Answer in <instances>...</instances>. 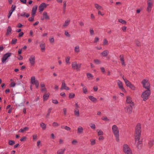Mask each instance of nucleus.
Masks as SVG:
<instances>
[{"label":"nucleus","instance_id":"62","mask_svg":"<svg viewBox=\"0 0 154 154\" xmlns=\"http://www.w3.org/2000/svg\"><path fill=\"white\" fill-rule=\"evenodd\" d=\"M99 40V38L98 37H96L95 38V39H94V43H97V42H98Z\"/></svg>","mask_w":154,"mask_h":154},{"label":"nucleus","instance_id":"33","mask_svg":"<svg viewBox=\"0 0 154 154\" xmlns=\"http://www.w3.org/2000/svg\"><path fill=\"white\" fill-rule=\"evenodd\" d=\"M28 129V128L27 127H25L23 129H21L19 131L20 132L23 133L24 131L27 130Z\"/></svg>","mask_w":154,"mask_h":154},{"label":"nucleus","instance_id":"31","mask_svg":"<svg viewBox=\"0 0 154 154\" xmlns=\"http://www.w3.org/2000/svg\"><path fill=\"white\" fill-rule=\"evenodd\" d=\"M49 97V94H44L43 96V98L44 101L47 100Z\"/></svg>","mask_w":154,"mask_h":154},{"label":"nucleus","instance_id":"53","mask_svg":"<svg viewBox=\"0 0 154 154\" xmlns=\"http://www.w3.org/2000/svg\"><path fill=\"white\" fill-rule=\"evenodd\" d=\"M49 40L50 43L51 44L54 43V39L53 37L49 38Z\"/></svg>","mask_w":154,"mask_h":154},{"label":"nucleus","instance_id":"29","mask_svg":"<svg viewBox=\"0 0 154 154\" xmlns=\"http://www.w3.org/2000/svg\"><path fill=\"white\" fill-rule=\"evenodd\" d=\"M83 132V128L82 127H79L78 128L77 132L79 134H82Z\"/></svg>","mask_w":154,"mask_h":154},{"label":"nucleus","instance_id":"34","mask_svg":"<svg viewBox=\"0 0 154 154\" xmlns=\"http://www.w3.org/2000/svg\"><path fill=\"white\" fill-rule=\"evenodd\" d=\"M52 109V108H49L48 109V113L46 115V116L47 118H48L49 116L50 115V114L51 112V111Z\"/></svg>","mask_w":154,"mask_h":154},{"label":"nucleus","instance_id":"43","mask_svg":"<svg viewBox=\"0 0 154 154\" xmlns=\"http://www.w3.org/2000/svg\"><path fill=\"white\" fill-rule=\"evenodd\" d=\"M15 143V142L14 140H10L8 142V144L10 145H13Z\"/></svg>","mask_w":154,"mask_h":154},{"label":"nucleus","instance_id":"4","mask_svg":"<svg viewBox=\"0 0 154 154\" xmlns=\"http://www.w3.org/2000/svg\"><path fill=\"white\" fill-rule=\"evenodd\" d=\"M123 150L126 154H133L132 151L128 146L125 144L123 146Z\"/></svg>","mask_w":154,"mask_h":154},{"label":"nucleus","instance_id":"28","mask_svg":"<svg viewBox=\"0 0 154 154\" xmlns=\"http://www.w3.org/2000/svg\"><path fill=\"white\" fill-rule=\"evenodd\" d=\"M20 15L22 17H26L27 18H28L29 17V14H26V13L25 12H23Z\"/></svg>","mask_w":154,"mask_h":154},{"label":"nucleus","instance_id":"46","mask_svg":"<svg viewBox=\"0 0 154 154\" xmlns=\"http://www.w3.org/2000/svg\"><path fill=\"white\" fill-rule=\"evenodd\" d=\"M129 88L133 90H134L136 88L134 85L131 84L129 86Z\"/></svg>","mask_w":154,"mask_h":154},{"label":"nucleus","instance_id":"41","mask_svg":"<svg viewBox=\"0 0 154 154\" xmlns=\"http://www.w3.org/2000/svg\"><path fill=\"white\" fill-rule=\"evenodd\" d=\"M34 18V15H32V17H29L28 19V20L30 22H32L33 21Z\"/></svg>","mask_w":154,"mask_h":154},{"label":"nucleus","instance_id":"55","mask_svg":"<svg viewBox=\"0 0 154 154\" xmlns=\"http://www.w3.org/2000/svg\"><path fill=\"white\" fill-rule=\"evenodd\" d=\"M13 11H12L11 10L9 11V13L8 15V18H9L10 17V16H11V14L13 13Z\"/></svg>","mask_w":154,"mask_h":154},{"label":"nucleus","instance_id":"47","mask_svg":"<svg viewBox=\"0 0 154 154\" xmlns=\"http://www.w3.org/2000/svg\"><path fill=\"white\" fill-rule=\"evenodd\" d=\"M70 57L69 56L67 57L66 58V62L67 63H69V62Z\"/></svg>","mask_w":154,"mask_h":154},{"label":"nucleus","instance_id":"49","mask_svg":"<svg viewBox=\"0 0 154 154\" xmlns=\"http://www.w3.org/2000/svg\"><path fill=\"white\" fill-rule=\"evenodd\" d=\"M87 76L88 79L90 78H92L93 77L92 74L89 73H87Z\"/></svg>","mask_w":154,"mask_h":154},{"label":"nucleus","instance_id":"32","mask_svg":"<svg viewBox=\"0 0 154 154\" xmlns=\"http://www.w3.org/2000/svg\"><path fill=\"white\" fill-rule=\"evenodd\" d=\"M63 14H65V10L66 9V1H65L63 2Z\"/></svg>","mask_w":154,"mask_h":154},{"label":"nucleus","instance_id":"52","mask_svg":"<svg viewBox=\"0 0 154 154\" xmlns=\"http://www.w3.org/2000/svg\"><path fill=\"white\" fill-rule=\"evenodd\" d=\"M78 143V141L76 140H73L72 142V143L73 145H76Z\"/></svg>","mask_w":154,"mask_h":154},{"label":"nucleus","instance_id":"17","mask_svg":"<svg viewBox=\"0 0 154 154\" xmlns=\"http://www.w3.org/2000/svg\"><path fill=\"white\" fill-rule=\"evenodd\" d=\"M122 78L124 81L126 85L128 87H129L130 85L132 84L131 82L128 81L127 79H126L124 77V76H122Z\"/></svg>","mask_w":154,"mask_h":154},{"label":"nucleus","instance_id":"12","mask_svg":"<svg viewBox=\"0 0 154 154\" xmlns=\"http://www.w3.org/2000/svg\"><path fill=\"white\" fill-rule=\"evenodd\" d=\"M148 7H147L146 10L148 12H150L151 10V9L152 6V2L151 0H149L148 1Z\"/></svg>","mask_w":154,"mask_h":154},{"label":"nucleus","instance_id":"61","mask_svg":"<svg viewBox=\"0 0 154 154\" xmlns=\"http://www.w3.org/2000/svg\"><path fill=\"white\" fill-rule=\"evenodd\" d=\"M119 57L120 58V60L121 61L124 60V56L123 55H120Z\"/></svg>","mask_w":154,"mask_h":154},{"label":"nucleus","instance_id":"3","mask_svg":"<svg viewBox=\"0 0 154 154\" xmlns=\"http://www.w3.org/2000/svg\"><path fill=\"white\" fill-rule=\"evenodd\" d=\"M141 125L140 123H138L135 128V137H140L141 130Z\"/></svg>","mask_w":154,"mask_h":154},{"label":"nucleus","instance_id":"57","mask_svg":"<svg viewBox=\"0 0 154 154\" xmlns=\"http://www.w3.org/2000/svg\"><path fill=\"white\" fill-rule=\"evenodd\" d=\"M16 85V84L14 82H11L10 84V86L11 87H14Z\"/></svg>","mask_w":154,"mask_h":154},{"label":"nucleus","instance_id":"16","mask_svg":"<svg viewBox=\"0 0 154 154\" xmlns=\"http://www.w3.org/2000/svg\"><path fill=\"white\" fill-rule=\"evenodd\" d=\"M47 7L45 3H42L39 7V10L40 12L42 11L45 8Z\"/></svg>","mask_w":154,"mask_h":154},{"label":"nucleus","instance_id":"9","mask_svg":"<svg viewBox=\"0 0 154 154\" xmlns=\"http://www.w3.org/2000/svg\"><path fill=\"white\" fill-rule=\"evenodd\" d=\"M134 106H126L125 108V112L128 114H131L132 112L133 107Z\"/></svg>","mask_w":154,"mask_h":154},{"label":"nucleus","instance_id":"56","mask_svg":"<svg viewBox=\"0 0 154 154\" xmlns=\"http://www.w3.org/2000/svg\"><path fill=\"white\" fill-rule=\"evenodd\" d=\"M90 34L91 35H92L94 34V31L93 29H90Z\"/></svg>","mask_w":154,"mask_h":154},{"label":"nucleus","instance_id":"18","mask_svg":"<svg viewBox=\"0 0 154 154\" xmlns=\"http://www.w3.org/2000/svg\"><path fill=\"white\" fill-rule=\"evenodd\" d=\"M38 6L36 5L33 7L32 11V15H35L36 14Z\"/></svg>","mask_w":154,"mask_h":154},{"label":"nucleus","instance_id":"26","mask_svg":"<svg viewBox=\"0 0 154 154\" xmlns=\"http://www.w3.org/2000/svg\"><path fill=\"white\" fill-rule=\"evenodd\" d=\"M70 20L69 19H67L65 21L63 25V26L64 27H66L68 26Z\"/></svg>","mask_w":154,"mask_h":154},{"label":"nucleus","instance_id":"25","mask_svg":"<svg viewBox=\"0 0 154 154\" xmlns=\"http://www.w3.org/2000/svg\"><path fill=\"white\" fill-rule=\"evenodd\" d=\"M40 47L41 48V50L42 52H44L45 50V45L44 43L41 44L40 45Z\"/></svg>","mask_w":154,"mask_h":154},{"label":"nucleus","instance_id":"40","mask_svg":"<svg viewBox=\"0 0 154 154\" xmlns=\"http://www.w3.org/2000/svg\"><path fill=\"white\" fill-rule=\"evenodd\" d=\"M75 96V94L73 93H70L69 94V97L70 98H73Z\"/></svg>","mask_w":154,"mask_h":154},{"label":"nucleus","instance_id":"6","mask_svg":"<svg viewBox=\"0 0 154 154\" xmlns=\"http://www.w3.org/2000/svg\"><path fill=\"white\" fill-rule=\"evenodd\" d=\"M140 137H135V144L137 148L140 149L142 147V141H140Z\"/></svg>","mask_w":154,"mask_h":154},{"label":"nucleus","instance_id":"10","mask_svg":"<svg viewBox=\"0 0 154 154\" xmlns=\"http://www.w3.org/2000/svg\"><path fill=\"white\" fill-rule=\"evenodd\" d=\"M31 84L32 85L35 84L36 88H38L39 85V82L37 80H35V77L34 76H32L31 79Z\"/></svg>","mask_w":154,"mask_h":154},{"label":"nucleus","instance_id":"58","mask_svg":"<svg viewBox=\"0 0 154 154\" xmlns=\"http://www.w3.org/2000/svg\"><path fill=\"white\" fill-rule=\"evenodd\" d=\"M102 119L106 121H109V119H108L106 117H103L102 118Z\"/></svg>","mask_w":154,"mask_h":154},{"label":"nucleus","instance_id":"51","mask_svg":"<svg viewBox=\"0 0 154 154\" xmlns=\"http://www.w3.org/2000/svg\"><path fill=\"white\" fill-rule=\"evenodd\" d=\"M98 135L99 136L103 135V133L102 131L101 130H100L98 132Z\"/></svg>","mask_w":154,"mask_h":154},{"label":"nucleus","instance_id":"21","mask_svg":"<svg viewBox=\"0 0 154 154\" xmlns=\"http://www.w3.org/2000/svg\"><path fill=\"white\" fill-rule=\"evenodd\" d=\"M43 15L45 19L46 20H48L50 19L49 16L48 15L46 11L43 12Z\"/></svg>","mask_w":154,"mask_h":154},{"label":"nucleus","instance_id":"2","mask_svg":"<svg viewBox=\"0 0 154 154\" xmlns=\"http://www.w3.org/2000/svg\"><path fill=\"white\" fill-rule=\"evenodd\" d=\"M150 94V90H146L143 92L141 95V97L143 98V100L146 101L149 97Z\"/></svg>","mask_w":154,"mask_h":154},{"label":"nucleus","instance_id":"38","mask_svg":"<svg viewBox=\"0 0 154 154\" xmlns=\"http://www.w3.org/2000/svg\"><path fill=\"white\" fill-rule=\"evenodd\" d=\"M118 21L122 24H125L126 23V22L125 20L122 19H119Z\"/></svg>","mask_w":154,"mask_h":154},{"label":"nucleus","instance_id":"35","mask_svg":"<svg viewBox=\"0 0 154 154\" xmlns=\"http://www.w3.org/2000/svg\"><path fill=\"white\" fill-rule=\"evenodd\" d=\"M74 51L75 52L77 53H78L79 52L80 49L78 45H77L75 47Z\"/></svg>","mask_w":154,"mask_h":154},{"label":"nucleus","instance_id":"24","mask_svg":"<svg viewBox=\"0 0 154 154\" xmlns=\"http://www.w3.org/2000/svg\"><path fill=\"white\" fill-rule=\"evenodd\" d=\"M154 140H150L148 142V146L149 148H151L154 144Z\"/></svg>","mask_w":154,"mask_h":154},{"label":"nucleus","instance_id":"50","mask_svg":"<svg viewBox=\"0 0 154 154\" xmlns=\"http://www.w3.org/2000/svg\"><path fill=\"white\" fill-rule=\"evenodd\" d=\"M59 124L56 122H54L52 124V125L54 127H57L59 126Z\"/></svg>","mask_w":154,"mask_h":154},{"label":"nucleus","instance_id":"27","mask_svg":"<svg viewBox=\"0 0 154 154\" xmlns=\"http://www.w3.org/2000/svg\"><path fill=\"white\" fill-rule=\"evenodd\" d=\"M41 127L43 130H45L46 128V125L43 122L41 123L40 124Z\"/></svg>","mask_w":154,"mask_h":154},{"label":"nucleus","instance_id":"23","mask_svg":"<svg viewBox=\"0 0 154 154\" xmlns=\"http://www.w3.org/2000/svg\"><path fill=\"white\" fill-rule=\"evenodd\" d=\"M11 31L12 29L11 27L10 26H9L7 29V32L6 33V35L7 36L9 35L11 33Z\"/></svg>","mask_w":154,"mask_h":154},{"label":"nucleus","instance_id":"45","mask_svg":"<svg viewBox=\"0 0 154 154\" xmlns=\"http://www.w3.org/2000/svg\"><path fill=\"white\" fill-rule=\"evenodd\" d=\"M82 91L83 93L85 94H86L88 91L87 88L86 87H84L82 88Z\"/></svg>","mask_w":154,"mask_h":154},{"label":"nucleus","instance_id":"15","mask_svg":"<svg viewBox=\"0 0 154 154\" xmlns=\"http://www.w3.org/2000/svg\"><path fill=\"white\" fill-rule=\"evenodd\" d=\"M117 84L119 88L121 89L123 92H125V90L123 87L122 83V82L119 80H118Z\"/></svg>","mask_w":154,"mask_h":154},{"label":"nucleus","instance_id":"48","mask_svg":"<svg viewBox=\"0 0 154 154\" xmlns=\"http://www.w3.org/2000/svg\"><path fill=\"white\" fill-rule=\"evenodd\" d=\"M16 7V6L15 5H12L11 7V10L12 11H14L15 10Z\"/></svg>","mask_w":154,"mask_h":154},{"label":"nucleus","instance_id":"42","mask_svg":"<svg viewBox=\"0 0 154 154\" xmlns=\"http://www.w3.org/2000/svg\"><path fill=\"white\" fill-rule=\"evenodd\" d=\"M94 62L96 64H99L100 63V61L98 59L94 60Z\"/></svg>","mask_w":154,"mask_h":154},{"label":"nucleus","instance_id":"54","mask_svg":"<svg viewBox=\"0 0 154 154\" xmlns=\"http://www.w3.org/2000/svg\"><path fill=\"white\" fill-rule=\"evenodd\" d=\"M90 127L93 129H95V125L94 124L91 123V124Z\"/></svg>","mask_w":154,"mask_h":154},{"label":"nucleus","instance_id":"63","mask_svg":"<svg viewBox=\"0 0 154 154\" xmlns=\"http://www.w3.org/2000/svg\"><path fill=\"white\" fill-rule=\"evenodd\" d=\"M79 25L81 26H84V23L82 21H80L79 22Z\"/></svg>","mask_w":154,"mask_h":154},{"label":"nucleus","instance_id":"39","mask_svg":"<svg viewBox=\"0 0 154 154\" xmlns=\"http://www.w3.org/2000/svg\"><path fill=\"white\" fill-rule=\"evenodd\" d=\"M91 142V144L92 145H94L96 143L95 140L94 139H91L90 140Z\"/></svg>","mask_w":154,"mask_h":154},{"label":"nucleus","instance_id":"44","mask_svg":"<svg viewBox=\"0 0 154 154\" xmlns=\"http://www.w3.org/2000/svg\"><path fill=\"white\" fill-rule=\"evenodd\" d=\"M17 39L16 38H13L12 39L11 44H15L16 43L17 41Z\"/></svg>","mask_w":154,"mask_h":154},{"label":"nucleus","instance_id":"64","mask_svg":"<svg viewBox=\"0 0 154 154\" xmlns=\"http://www.w3.org/2000/svg\"><path fill=\"white\" fill-rule=\"evenodd\" d=\"M64 129L67 131H69L70 130L71 128L69 127L66 126H65L64 128Z\"/></svg>","mask_w":154,"mask_h":154},{"label":"nucleus","instance_id":"20","mask_svg":"<svg viewBox=\"0 0 154 154\" xmlns=\"http://www.w3.org/2000/svg\"><path fill=\"white\" fill-rule=\"evenodd\" d=\"M66 149H61L58 150L57 152V154H64Z\"/></svg>","mask_w":154,"mask_h":154},{"label":"nucleus","instance_id":"37","mask_svg":"<svg viewBox=\"0 0 154 154\" xmlns=\"http://www.w3.org/2000/svg\"><path fill=\"white\" fill-rule=\"evenodd\" d=\"M135 43L137 46L139 47L140 45V43L138 40H135Z\"/></svg>","mask_w":154,"mask_h":154},{"label":"nucleus","instance_id":"19","mask_svg":"<svg viewBox=\"0 0 154 154\" xmlns=\"http://www.w3.org/2000/svg\"><path fill=\"white\" fill-rule=\"evenodd\" d=\"M109 53V51L108 50H106L101 53V55L103 57H106L108 55Z\"/></svg>","mask_w":154,"mask_h":154},{"label":"nucleus","instance_id":"13","mask_svg":"<svg viewBox=\"0 0 154 154\" xmlns=\"http://www.w3.org/2000/svg\"><path fill=\"white\" fill-rule=\"evenodd\" d=\"M126 102L127 103L130 104L129 106H134V102L132 101L131 97L129 96H127L126 97Z\"/></svg>","mask_w":154,"mask_h":154},{"label":"nucleus","instance_id":"7","mask_svg":"<svg viewBox=\"0 0 154 154\" xmlns=\"http://www.w3.org/2000/svg\"><path fill=\"white\" fill-rule=\"evenodd\" d=\"M81 64H77L76 62H74L72 63V68L74 70H76L77 71H79Z\"/></svg>","mask_w":154,"mask_h":154},{"label":"nucleus","instance_id":"60","mask_svg":"<svg viewBox=\"0 0 154 154\" xmlns=\"http://www.w3.org/2000/svg\"><path fill=\"white\" fill-rule=\"evenodd\" d=\"M103 44L104 45H108V41L106 39H104L103 40Z\"/></svg>","mask_w":154,"mask_h":154},{"label":"nucleus","instance_id":"11","mask_svg":"<svg viewBox=\"0 0 154 154\" xmlns=\"http://www.w3.org/2000/svg\"><path fill=\"white\" fill-rule=\"evenodd\" d=\"M29 61L32 66H34L35 63V57L34 55H31L29 58Z\"/></svg>","mask_w":154,"mask_h":154},{"label":"nucleus","instance_id":"36","mask_svg":"<svg viewBox=\"0 0 154 154\" xmlns=\"http://www.w3.org/2000/svg\"><path fill=\"white\" fill-rule=\"evenodd\" d=\"M94 6L95 8L97 10H100L102 8V7L97 4H95Z\"/></svg>","mask_w":154,"mask_h":154},{"label":"nucleus","instance_id":"5","mask_svg":"<svg viewBox=\"0 0 154 154\" xmlns=\"http://www.w3.org/2000/svg\"><path fill=\"white\" fill-rule=\"evenodd\" d=\"M143 87L146 90H150V84L148 80L144 79L141 82Z\"/></svg>","mask_w":154,"mask_h":154},{"label":"nucleus","instance_id":"59","mask_svg":"<svg viewBox=\"0 0 154 154\" xmlns=\"http://www.w3.org/2000/svg\"><path fill=\"white\" fill-rule=\"evenodd\" d=\"M65 35L67 37H70V35L69 33L68 32L66 31L65 32Z\"/></svg>","mask_w":154,"mask_h":154},{"label":"nucleus","instance_id":"8","mask_svg":"<svg viewBox=\"0 0 154 154\" xmlns=\"http://www.w3.org/2000/svg\"><path fill=\"white\" fill-rule=\"evenodd\" d=\"M11 53L8 52L5 54L3 55L2 59V64L6 63V62L8 58L11 56Z\"/></svg>","mask_w":154,"mask_h":154},{"label":"nucleus","instance_id":"30","mask_svg":"<svg viewBox=\"0 0 154 154\" xmlns=\"http://www.w3.org/2000/svg\"><path fill=\"white\" fill-rule=\"evenodd\" d=\"M89 98L92 102H94L97 101V100L96 98L92 96H88Z\"/></svg>","mask_w":154,"mask_h":154},{"label":"nucleus","instance_id":"22","mask_svg":"<svg viewBox=\"0 0 154 154\" xmlns=\"http://www.w3.org/2000/svg\"><path fill=\"white\" fill-rule=\"evenodd\" d=\"M74 115L77 117L79 116V109L77 108H75L74 110Z\"/></svg>","mask_w":154,"mask_h":154},{"label":"nucleus","instance_id":"1","mask_svg":"<svg viewBox=\"0 0 154 154\" xmlns=\"http://www.w3.org/2000/svg\"><path fill=\"white\" fill-rule=\"evenodd\" d=\"M112 132L116 138V140L118 142L119 141V130L116 125H114L112 127Z\"/></svg>","mask_w":154,"mask_h":154},{"label":"nucleus","instance_id":"14","mask_svg":"<svg viewBox=\"0 0 154 154\" xmlns=\"http://www.w3.org/2000/svg\"><path fill=\"white\" fill-rule=\"evenodd\" d=\"M60 89L62 90L65 89L66 90H69L70 89L69 88L66 86L64 80L62 81V85Z\"/></svg>","mask_w":154,"mask_h":154}]
</instances>
